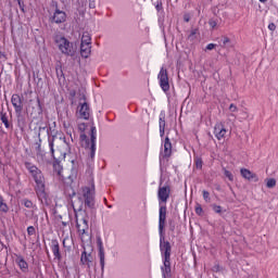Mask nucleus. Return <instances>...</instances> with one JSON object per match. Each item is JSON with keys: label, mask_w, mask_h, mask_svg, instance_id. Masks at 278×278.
I'll return each instance as SVG.
<instances>
[{"label": "nucleus", "mask_w": 278, "mask_h": 278, "mask_svg": "<svg viewBox=\"0 0 278 278\" xmlns=\"http://www.w3.org/2000/svg\"><path fill=\"white\" fill-rule=\"evenodd\" d=\"M157 80H159L160 88L162 89L163 92L169 91L170 85H169L167 70H164V67H161L157 74Z\"/></svg>", "instance_id": "nucleus-5"}, {"label": "nucleus", "mask_w": 278, "mask_h": 278, "mask_svg": "<svg viewBox=\"0 0 278 278\" xmlns=\"http://www.w3.org/2000/svg\"><path fill=\"white\" fill-rule=\"evenodd\" d=\"M83 255H80V263H83V265L87 266L88 268L91 267L93 257L91 255L92 253V247L90 244L83 243Z\"/></svg>", "instance_id": "nucleus-6"}, {"label": "nucleus", "mask_w": 278, "mask_h": 278, "mask_svg": "<svg viewBox=\"0 0 278 278\" xmlns=\"http://www.w3.org/2000/svg\"><path fill=\"white\" fill-rule=\"evenodd\" d=\"M91 54V46H87V45H80V55L84 59L89 58Z\"/></svg>", "instance_id": "nucleus-17"}, {"label": "nucleus", "mask_w": 278, "mask_h": 278, "mask_svg": "<svg viewBox=\"0 0 278 278\" xmlns=\"http://www.w3.org/2000/svg\"><path fill=\"white\" fill-rule=\"evenodd\" d=\"M63 143H65V151L61 154H63V157H66V155L71 153V146L67 143L65 138H63Z\"/></svg>", "instance_id": "nucleus-22"}, {"label": "nucleus", "mask_w": 278, "mask_h": 278, "mask_svg": "<svg viewBox=\"0 0 278 278\" xmlns=\"http://www.w3.org/2000/svg\"><path fill=\"white\" fill-rule=\"evenodd\" d=\"M228 42H229L228 37H225V38L223 39V45H227Z\"/></svg>", "instance_id": "nucleus-40"}, {"label": "nucleus", "mask_w": 278, "mask_h": 278, "mask_svg": "<svg viewBox=\"0 0 278 278\" xmlns=\"http://www.w3.org/2000/svg\"><path fill=\"white\" fill-rule=\"evenodd\" d=\"M212 208H213V211H214L215 213H217V214H220V213H222V206H219V205H213Z\"/></svg>", "instance_id": "nucleus-31"}, {"label": "nucleus", "mask_w": 278, "mask_h": 278, "mask_svg": "<svg viewBox=\"0 0 278 278\" xmlns=\"http://www.w3.org/2000/svg\"><path fill=\"white\" fill-rule=\"evenodd\" d=\"M2 124H4V127L9 128L10 127V124L8 122V118L5 116H2Z\"/></svg>", "instance_id": "nucleus-33"}, {"label": "nucleus", "mask_w": 278, "mask_h": 278, "mask_svg": "<svg viewBox=\"0 0 278 278\" xmlns=\"http://www.w3.org/2000/svg\"><path fill=\"white\" fill-rule=\"evenodd\" d=\"M80 141H83L85 144L88 143V138L85 134H80Z\"/></svg>", "instance_id": "nucleus-32"}, {"label": "nucleus", "mask_w": 278, "mask_h": 278, "mask_svg": "<svg viewBox=\"0 0 278 278\" xmlns=\"http://www.w3.org/2000/svg\"><path fill=\"white\" fill-rule=\"evenodd\" d=\"M3 56H4V54H2V52H0V59L3 58Z\"/></svg>", "instance_id": "nucleus-41"}, {"label": "nucleus", "mask_w": 278, "mask_h": 278, "mask_svg": "<svg viewBox=\"0 0 278 278\" xmlns=\"http://www.w3.org/2000/svg\"><path fill=\"white\" fill-rule=\"evenodd\" d=\"M80 45L91 46V35H89V33H83Z\"/></svg>", "instance_id": "nucleus-18"}, {"label": "nucleus", "mask_w": 278, "mask_h": 278, "mask_svg": "<svg viewBox=\"0 0 278 278\" xmlns=\"http://www.w3.org/2000/svg\"><path fill=\"white\" fill-rule=\"evenodd\" d=\"M24 206H26V208H33L34 204L31 201L28 200H24Z\"/></svg>", "instance_id": "nucleus-30"}, {"label": "nucleus", "mask_w": 278, "mask_h": 278, "mask_svg": "<svg viewBox=\"0 0 278 278\" xmlns=\"http://www.w3.org/2000/svg\"><path fill=\"white\" fill-rule=\"evenodd\" d=\"M11 103L15 108V112L21 113L23 110L21 97L17 93L13 94L11 98Z\"/></svg>", "instance_id": "nucleus-13"}, {"label": "nucleus", "mask_w": 278, "mask_h": 278, "mask_svg": "<svg viewBox=\"0 0 278 278\" xmlns=\"http://www.w3.org/2000/svg\"><path fill=\"white\" fill-rule=\"evenodd\" d=\"M165 126H166L165 121L162 117H160V121H159L160 137H164Z\"/></svg>", "instance_id": "nucleus-20"}, {"label": "nucleus", "mask_w": 278, "mask_h": 278, "mask_svg": "<svg viewBox=\"0 0 278 278\" xmlns=\"http://www.w3.org/2000/svg\"><path fill=\"white\" fill-rule=\"evenodd\" d=\"M78 114L80 115V118L89 119L90 110H89L87 102H83V104H80V106L78 108Z\"/></svg>", "instance_id": "nucleus-11"}, {"label": "nucleus", "mask_w": 278, "mask_h": 278, "mask_svg": "<svg viewBox=\"0 0 278 278\" xmlns=\"http://www.w3.org/2000/svg\"><path fill=\"white\" fill-rule=\"evenodd\" d=\"M170 195V188L169 187H160L157 190V199L159 204L164 205L163 203H166Z\"/></svg>", "instance_id": "nucleus-8"}, {"label": "nucleus", "mask_w": 278, "mask_h": 278, "mask_svg": "<svg viewBox=\"0 0 278 278\" xmlns=\"http://www.w3.org/2000/svg\"><path fill=\"white\" fill-rule=\"evenodd\" d=\"M277 186V180L274 178L266 179V187L273 189Z\"/></svg>", "instance_id": "nucleus-21"}, {"label": "nucleus", "mask_w": 278, "mask_h": 278, "mask_svg": "<svg viewBox=\"0 0 278 278\" xmlns=\"http://www.w3.org/2000/svg\"><path fill=\"white\" fill-rule=\"evenodd\" d=\"M67 20V14L65 13V11H61V9H56V11H54V15H52V22H54L55 24H63L65 23Z\"/></svg>", "instance_id": "nucleus-10"}, {"label": "nucleus", "mask_w": 278, "mask_h": 278, "mask_svg": "<svg viewBox=\"0 0 278 278\" xmlns=\"http://www.w3.org/2000/svg\"><path fill=\"white\" fill-rule=\"evenodd\" d=\"M159 232L162 235L165 228L167 208L165 205H162V203H159Z\"/></svg>", "instance_id": "nucleus-7"}, {"label": "nucleus", "mask_w": 278, "mask_h": 278, "mask_svg": "<svg viewBox=\"0 0 278 278\" xmlns=\"http://www.w3.org/2000/svg\"><path fill=\"white\" fill-rule=\"evenodd\" d=\"M194 164H195V167H197L198 169H201L202 166H203V162H202V160L199 159V157H197V159L194 160Z\"/></svg>", "instance_id": "nucleus-27"}, {"label": "nucleus", "mask_w": 278, "mask_h": 278, "mask_svg": "<svg viewBox=\"0 0 278 278\" xmlns=\"http://www.w3.org/2000/svg\"><path fill=\"white\" fill-rule=\"evenodd\" d=\"M160 250L163 255V267L162 269V276L163 278H169L170 276V244L168 242H165V238L163 237V233L160 235Z\"/></svg>", "instance_id": "nucleus-1"}, {"label": "nucleus", "mask_w": 278, "mask_h": 278, "mask_svg": "<svg viewBox=\"0 0 278 278\" xmlns=\"http://www.w3.org/2000/svg\"><path fill=\"white\" fill-rule=\"evenodd\" d=\"M224 176L229 180V181H233L235 180V176L231 172L224 169Z\"/></svg>", "instance_id": "nucleus-23"}, {"label": "nucleus", "mask_w": 278, "mask_h": 278, "mask_svg": "<svg viewBox=\"0 0 278 278\" xmlns=\"http://www.w3.org/2000/svg\"><path fill=\"white\" fill-rule=\"evenodd\" d=\"M15 264H17V266H20V269H22V273H27L28 271V264L27 262L24 260L23 256H17L15 258Z\"/></svg>", "instance_id": "nucleus-16"}, {"label": "nucleus", "mask_w": 278, "mask_h": 278, "mask_svg": "<svg viewBox=\"0 0 278 278\" xmlns=\"http://www.w3.org/2000/svg\"><path fill=\"white\" fill-rule=\"evenodd\" d=\"M194 212L197 215L202 216L203 215V208L200 204H197L194 207Z\"/></svg>", "instance_id": "nucleus-25"}, {"label": "nucleus", "mask_w": 278, "mask_h": 278, "mask_svg": "<svg viewBox=\"0 0 278 278\" xmlns=\"http://www.w3.org/2000/svg\"><path fill=\"white\" fill-rule=\"evenodd\" d=\"M56 48L61 53L74 58L77 53V48L66 37H56L55 41Z\"/></svg>", "instance_id": "nucleus-3"}, {"label": "nucleus", "mask_w": 278, "mask_h": 278, "mask_svg": "<svg viewBox=\"0 0 278 278\" xmlns=\"http://www.w3.org/2000/svg\"><path fill=\"white\" fill-rule=\"evenodd\" d=\"M96 128H91V149H92V151H93V149H94V140H96Z\"/></svg>", "instance_id": "nucleus-24"}, {"label": "nucleus", "mask_w": 278, "mask_h": 278, "mask_svg": "<svg viewBox=\"0 0 278 278\" xmlns=\"http://www.w3.org/2000/svg\"><path fill=\"white\" fill-rule=\"evenodd\" d=\"M226 134H227V130L222 124L215 125L214 135L218 140H222L223 138H225Z\"/></svg>", "instance_id": "nucleus-14"}, {"label": "nucleus", "mask_w": 278, "mask_h": 278, "mask_svg": "<svg viewBox=\"0 0 278 278\" xmlns=\"http://www.w3.org/2000/svg\"><path fill=\"white\" fill-rule=\"evenodd\" d=\"M215 47H216L215 43H207L205 50L212 51L215 49Z\"/></svg>", "instance_id": "nucleus-34"}, {"label": "nucleus", "mask_w": 278, "mask_h": 278, "mask_svg": "<svg viewBox=\"0 0 278 278\" xmlns=\"http://www.w3.org/2000/svg\"><path fill=\"white\" fill-rule=\"evenodd\" d=\"M86 128H87V125L86 124H80V125H78V130H80V131H85L86 130Z\"/></svg>", "instance_id": "nucleus-36"}, {"label": "nucleus", "mask_w": 278, "mask_h": 278, "mask_svg": "<svg viewBox=\"0 0 278 278\" xmlns=\"http://www.w3.org/2000/svg\"><path fill=\"white\" fill-rule=\"evenodd\" d=\"M240 174L241 176L245 179V180H253V181H258V177L256 174H253L251 170L247 169V168H242L240 169Z\"/></svg>", "instance_id": "nucleus-12"}, {"label": "nucleus", "mask_w": 278, "mask_h": 278, "mask_svg": "<svg viewBox=\"0 0 278 278\" xmlns=\"http://www.w3.org/2000/svg\"><path fill=\"white\" fill-rule=\"evenodd\" d=\"M54 172H56V175L62 174V167L60 164H54Z\"/></svg>", "instance_id": "nucleus-28"}, {"label": "nucleus", "mask_w": 278, "mask_h": 278, "mask_svg": "<svg viewBox=\"0 0 278 278\" xmlns=\"http://www.w3.org/2000/svg\"><path fill=\"white\" fill-rule=\"evenodd\" d=\"M63 128H65V132H67V135H70V138H72L73 140V137H72V125H71V121L67 119V121H63Z\"/></svg>", "instance_id": "nucleus-19"}, {"label": "nucleus", "mask_w": 278, "mask_h": 278, "mask_svg": "<svg viewBox=\"0 0 278 278\" xmlns=\"http://www.w3.org/2000/svg\"><path fill=\"white\" fill-rule=\"evenodd\" d=\"M185 21H186V22H189V17H185Z\"/></svg>", "instance_id": "nucleus-42"}, {"label": "nucleus", "mask_w": 278, "mask_h": 278, "mask_svg": "<svg viewBox=\"0 0 278 278\" xmlns=\"http://www.w3.org/2000/svg\"><path fill=\"white\" fill-rule=\"evenodd\" d=\"M170 155H172V143H170L169 139L166 138L164 141V151H163V153H161V156H160V164L165 162V160L167 157H169Z\"/></svg>", "instance_id": "nucleus-9"}, {"label": "nucleus", "mask_w": 278, "mask_h": 278, "mask_svg": "<svg viewBox=\"0 0 278 278\" xmlns=\"http://www.w3.org/2000/svg\"><path fill=\"white\" fill-rule=\"evenodd\" d=\"M83 195H84V199H85V203H86L88 206H91L92 201H93V194H92V192L90 191V189H89V188H84V189H83Z\"/></svg>", "instance_id": "nucleus-15"}, {"label": "nucleus", "mask_w": 278, "mask_h": 278, "mask_svg": "<svg viewBox=\"0 0 278 278\" xmlns=\"http://www.w3.org/2000/svg\"><path fill=\"white\" fill-rule=\"evenodd\" d=\"M52 253H54V256H60V248L59 245H54V248H52Z\"/></svg>", "instance_id": "nucleus-29"}, {"label": "nucleus", "mask_w": 278, "mask_h": 278, "mask_svg": "<svg viewBox=\"0 0 278 278\" xmlns=\"http://www.w3.org/2000/svg\"><path fill=\"white\" fill-rule=\"evenodd\" d=\"M27 231H28V235L33 236L35 233V228L28 227Z\"/></svg>", "instance_id": "nucleus-38"}, {"label": "nucleus", "mask_w": 278, "mask_h": 278, "mask_svg": "<svg viewBox=\"0 0 278 278\" xmlns=\"http://www.w3.org/2000/svg\"><path fill=\"white\" fill-rule=\"evenodd\" d=\"M237 111H238L237 106H235L233 104H230V106H229V112H230V113H235V112H237Z\"/></svg>", "instance_id": "nucleus-35"}, {"label": "nucleus", "mask_w": 278, "mask_h": 278, "mask_svg": "<svg viewBox=\"0 0 278 278\" xmlns=\"http://www.w3.org/2000/svg\"><path fill=\"white\" fill-rule=\"evenodd\" d=\"M268 29L270 31H275L276 30V24L271 23V24H268Z\"/></svg>", "instance_id": "nucleus-37"}, {"label": "nucleus", "mask_w": 278, "mask_h": 278, "mask_svg": "<svg viewBox=\"0 0 278 278\" xmlns=\"http://www.w3.org/2000/svg\"><path fill=\"white\" fill-rule=\"evenodd\" d=\"M76 228H78V235H80V240H83V243H86L90 240V237L88 235V222L83 219H76Z\"/></svg>", "instance_id": "nucleus-4"}, {"label": "nucleus", "mask_w": 278, "mask_h": 278, "mask_svg": "<svg viewBox=\"0 0 278 278\" xmlns=\"http://www.w3.org/2000/svg\"><path fill=\"white\" fill-rule=\"evenodd\" d=\"M26 169H28V173L33 175V179H35V184H37V195H39V199H46L45 193V178L42 176V173L33 164L26 163Z\"/></svg>", "instance_id": "nucleus-2"}, {"label": "nucleus", "mask_w": 278, "mask_h": 278, "mask_svg": "<svg viewBox=\"0 0 278 278\" xmlns=\"http://www.w3.org/2000/svg\"><path fill=\"white\" fill-rule=\"evenodd\" d=\"M216 25H217L216 22H214V21H211V22H210V26H211L212 28L216 27Z\"/></svg>", "instance_id": "nucleus-39"}, {"label": "nucleus", "mask_w": 278, "mask_h": 278, "mask_svg": "<svg viewBox=\"0 0 278 278\" xmlns=\"http://www.w3.org/2000/svg\"><path fill=\"white\" fill-rule=\"evenodd\" d=\"M202 197H203V200H204L206 203H210V202H211L210 192L203 191V192H202Z\"/></svg>", "instance_id": "nucleus-26"}]
</instances>
